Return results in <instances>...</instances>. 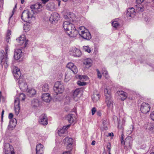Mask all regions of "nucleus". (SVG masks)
I'll return each instance as SVG.
<instances>
[{
  "label": "nucleus",
  "instance_id": "2f4dec72",
  "mask_svg": "<svg viewBox=\"0 0 154 154\" xmlns=\"http://www.w3.org/2000/svg\"><path fill=\"white\" fill-rule=\"evenodd\" d=\"M27 92V94L29 97H32L36 94V91L35 89L31 88L29 89H28L26 91Z\"/></svg>",
  "mask_w": 154,
  "mask_h": 154
},
{
  "label": "nucleus",
  "instance_id": "f257e3e1",
  "mask_svg": "<svg viewBox=\"0 0 154 154\" xmlns=\"http://www.w3.org/2000/svg\"><path fill=\"white\" fill-rule=\"evenodd\" d=\"M43 7L42 3H37L30 6V9L24 11L22 14L21 19L23 20L26 22H29L32 20H35L34 16V12L41 11Z\"/></svg>",
  "mask_w": 154,
  "mask_h": 154
},
{
  "label": "nucleus",
  "instance_id": "e2e57ef3",
  "mask_svg": "<svg viewBox=\"0 0 154 154\" xmlns=\"http://www.w3.org/2000/svg\"><path fill=\"white\" fill-rule=\"evenodd\" d=\"M24 0H21V3L23 4L24 3Z\"/></svg>",
  "mask_w": 154,
  "mask_h": 154
},
{
  "label": "nucleus",
  "instance_id": "0e129e2a",
  "mask_svg": "<svg viewBox=\"0 0 154 154\" xmlns=\"http://www.w3.org/2000/svg\"><path fill=\"white\" fill-rule=\"evenodd\" d=\"M60 2H58V6H60Z\"/></svg>",
  "mask_w": 154,
  "mask_h": 154
},
{
  "label": "nucleus",
  "instance_id": "39448f33",
  "mask_svg": "<svg viewBox=\"0 0 154 154\" xmlns=\"http://www.w3.org/2000/svg\"><path fill=\"white\" fill-rule=\"evenodd\" d=\"M104 91L106 96V103L108 109L112 110L113 107V102L111 97V90L110 89L106 88Z\"/></svg>",
  "mask_w": 154,
  "mask_h": 154
},
{
  "label": "nucleus",
  "instance_id": "8fccbe9b",
  "mask_svg": "<svg viewBox=\"0 0 154 154\" xmlns=\"http://www.w3.org/2000/svg\"><path fill=\"white\" fill-rule=\"evenodd\" d=\"M144 0H136V3L137 4H141L144 1Z\"/></svg>",
  "mask_w": 154,
  "mask_h": 154
},
{
  "label": "nucleus",
  "instance_id": "69168bd1",
  "mask_svg": "<svg viewBox=\"0 0 154 154\" xmlns=\"http://www.w3.org/2000/svg\"><path fill=\"white\" fill-rule=\"evenodd\" d=\"M2 6H0V10H2Z\"/></svg>",
  "mask_w": 154,
  "mask_h": 154
},
{
  "label": "nucleus",
  "instance_id": "2eb2a0df",
  "mask_svg": "<svg viewBox=\"0 0 154 154\" xmlns=\"http://www.w3.org/2000/svg\"><path fill=\"white\" fill-rule=\"evenodd\" d=\"M59 18V14L57 12L53 13L51 15L49 20L52 23L55 24Z\"/></svg>",
  "mask_w": 154,
  "mask_h": 154
},
{
  "label": "nucleus",
  "instance_id": "4be33fe9",
  "mask_svg": "<svg viewBox=\"0 0 154 154\" xmlns=\"http://www.w3.org/2000/svg\"><path fill=\"white\" fill-rule=\"evenodd\" d=\"M70 125H69L67 126H64L63 127L62 129L59 131L58 134L60 136H63V134L66 133L67 129L69 128Z\"/></svg>",
  "mask_w": 154,
  "mask_h": 154
},
{
  "label": "nucleus",
  "instance_id": "37998d69",
  "mask_svg": "<svg viewBox=\"0 0 154 154\" xmlns=\"http://www.w3.org/2000/svg\"><path fill=\"white\" fill-rule=\"evenodd\" d=\"M103 75L105 77L106 79H108L109 78V76L108 75V73L107 71L106 70H104L103 72Z\"/></svg>",
  "mask_w": 154,
  "mask_h": 154
},
{
  "label": "nucleus",
  "instance_id": "4c0bfd02",
  "mask_svg": "<svg viewBox=\"0 0 154 154\" xmlns=\"http://www.w3.org/2000/svg\"><path fill=\"white\" fill-rule=\"evenodd\" d=\"M76 77L77 78L79 79H88V77L86 75H77Z\"/></svg>",
  "mask_w": 154,
  "mask_h": 154
},
{
  "label": "nucleus",
  "instance_id": "473e14b6",
  "mask_svg": "<svg viewBox=\"0 0 154 154\" xmlns=\"http://www.w3.org/2000/svg\"><path fill=\"white\" fill-rule=\"evenodd\" d=\"M71 77L70 71H67L65 73V80L67 81L70 79Z\"/></svg>",
  "mask_w": 154,
  "mask_h": 154
},
{
  "label": "nucleus",
  "instance_id": "49530a36",
  "mask_svg": "<svg viewBox=\"0 0 154 154\" xmlns=\"http://www.w3.org/2000/svg\"><path fill=\"white\" fill-rule=\"evenodd\" d=\"M150 117L151 119L154 121V111L151 112Z\"/></svg>",
  "mask_w": 154,
  "mask_h": 154
},
{
  "label": "nucleus",
  "instance_id": "4d7b16f0",
  "mask_svg": "<svg viewBox=\"0 0 154 154\" xmlns=\"http://www.w3.org/2000/svg\"><path fill=\"white\" fill-rule=\"evenodd\" d=\"M108 136H110V137H113V134L112 132L109 133L108 134Z\"/></svg>",
  "mask_w": 154,
  "mask_h": 154
},
{
  "label": "nucleus",
  "instance_id": "c03bdc74",
  "mask_svg": "<svg viewBox=\"0 0 154 154\" xmlns=\"http://www.w3.org/2000/svg\"><path fill=\"white\" fill-rule=\"evenodd\" d=\"M107 148L108 149V152H110L111 150V145L110 143H107Z\"/></svg>",
  "mask_w": 154,
  "mask_h": 154
},
{
  "label": "nucleus",
  "instance_id": "864d4df0",
  "mask_svg": "<svg viewBox=\"0 0 154 154\" xmlns=\"http://www.w3.org/2000/svg\"><path fill=\"white\" fill-rule=\"evenodd\" d=\"M13 116V115L12 113H10L9 115L8 118L9 119H12Z\"/></svg>",
  "mask_w": 154,
  "mask_h": 154
},
{
  "label": "nucleus",
  "instance_id": "ddd939ff",
  "mask_svg": "<svg viewBox=\"0 0 154 154\" xmlns=\"http://www.w3.org/2000/svg\"><path fill=\"white\" fill-rule=\"evenodd\" d=\"M13 73L14 78L17 79H20L21 76V73L20 69L17 67L15 66L14 67L12 70Z\"/></svg>",
  "mask_w": 154,
  "mask_h": 154
},
{
  "label": "nucleus",
  "instance_id": "c85d7f7f",
  "mask_svg": "<svg viewBox=\"0 0 154 154\" xmlns=\"http://www.w3.org/2000/svg\"><path fill=\"white\" fill-rule=\"evenodd\" d=\"M145 127H146V129L152 132L154 130V124L148 123L145 125Z\"/></svg>",
  "mask_w": 154,
  "mask_h": 154
},
{
  "label": "nucleus",
  "instance_id": "6e6d98bb",
  "mask_svg": "<svg viewBox=\"0 0 154 154\" xmlns=\"http://www.w3.org/2000/svg\"><path fill=\"white\" fill-rule=\"evenodd\" d=\"M4 113V111L3 109L2 111V114H1V118H2V121L3 119V115Z\"/></svg>",
  "mask_w": 154,
  "mask_h": 154
},
{
  "label": "nucleus",
  "instance_id": "680f3d73",
  "mask_svg": "<svg viewBox=\"0 0 154 154\" xmlns=\"http://www.w3.org/2000/svg\"><path fill=\"white\" fill-rule=\"evenodd\" d=\"M73 66H71V68H70L69 69V70L70 71V70H71L72 72H73V71L74 70V69H73Z\"/></svg>",
  "mask_w": 154,
  "mask_h": 154
},
{
  "label": "nucleus",
  "instance_id": "e433bc0d",
  "mask_svg": "<svg viewBox=\"0 0 154 154\" xmlns=\"http://www.w3.org/2000/svg\"><path fill=\"white\" fill-rule=\"evenodd\" d=\"M48 86L47 84L45 83L43 85L42 87V90L43 91H48Z\"/></svg>",
  "mask_w": 154,
  "mask_h": 154
},
{
  "label": "nucleus",
  "instance_id": "9b49d317",
  "mask_svg": "<svg viewBox=\"0 0 154 154\" xmlns=\"http://www.w3.org/2000/svg\"><path fill=\"white\" fill-rule=\"evenodd\" d=\"M70 54L74 57H79L81 55V52L79 49L76 48H72L70 51Z\"/></svg>",
  "mask_w": 154,
  "mask_h": 154
},
{
  "label": "nucleus",
  "instance_id": "052dcab7",
  "mask_svg": "<svg viewBox=\"0 0 154 154\" xmlns=\"http://www.w3.org/2000/svg\"><path fill=\"white\" fill-rule=\"evenodd\" d=\"M95 141L94 140H93L91 143V145H95Z\"/></svg>",
  "mask_w": 154,
  "mask_h": 154
},
{
  "label": "nucleus",
  "instance_id": "9d476101",
  "mask_svg": "<svg viewBox=\"0 0 154 154\" xmlns=\"http://www.w3.org/2000/svg\"><path fill=\"white\" fill-rule=\"evenodd\" d=\"M150 108L149 104L146 103H143L141 105L140 109L142 113H146L149 111Z\"/></svg>",
  "mask_w": 154,
  "mask_h": 154
},
{
  "label": "nucleus",
  "instance_id": "412c9836",
  "mask_svg": "<svg viewBox=\"0 0 154 154\" xmlns=\"http://www.w3.org/2000/svg\"><path fill=\"white\" fill-rule=\"evenodd\" d=\"M116 94L119 96V97L122 100H125L127 97V94L123 91H117Z\"/></svg>",
  "mask_w": 154,
  "mask_h": 154
},
{
  "label": "nucleus",
  "instance_id": "a19ab883",
  "mask_svg": "<svg viewBox=\"0 0 154 154\" xmlns=\"http://www.w3.org/2000/svg\"><path fill=\"white\" fill-rule=\"evenodd\" d=\"M83 48L84 50L86 52L88 53H90L91 51V50L88 47L86 46H83Z\"/></svg>",
  "mask_w": 154,
  "mask_h": 154
},
{
  "label": "nucleus",
  "instance_id": "b1692460",
  "mask_svg": "<svg viewBox=\"0 0 154 154\" xmlns=\"http://www.w3.org/2000/svg\"><path fill=\"white\" fill-rule=\"evenodd\" d=\"M81 89L79 88L76 89L74 91L73 94V98L75 101L78 100V96L81 93Z\"/></svg>",
  "mask_w": 154,
  "mask_h": 154
},
{
  "label": "nucleus",
  "instance_id": "79ce46f5",
  "mask_svg": "<svg viewBox=\"0 0 154 154\" xmlns=\"http://www.w3.org/2000/svg\"><path fill=\"white\" fill-rule=\"evenodd\" d=\"M77 84L79 86H82L85 85H86V83L81 82V81H78L77 82Z\"/></svg>",
  "mask_w": 154,
  "mask_h": 154
},
{
  "label": "nucleus",
  "instance_id": "7c9ffc66",
  "mask_svg": "<svg viewBox=\"0 0 154 154\" xmlns=\"http://www.w3.org/2000/svg\"><path fill=\"white\" fill-rule=\"evenodd\" d=\"M47 9L49 11H53L55 10V5L53 3H48L47 5Z\"/></svg>",
  "mask_w": 154,
  "mask_h": 154
},
{
  "label": "nucleus",
  "instance_id": "bb28decb",
  "mask_svg": "<svg viewBox=\"0 0 154 154\" xmlns=\"http://www.w3.org/2000/svg\"><path fill=\"white\" fill-rule=\"evenodd\" d=\"M135 5L134 8L138 12H142L143 11L144 8L141 4H137Z\"/></svg>",
  "mask_w": 154,
  "mask_h": 154
},
{
  "label": "nucleus",
  "instance_id": "5fc2aeb1",
  "mask_svg": "<svg viewBox=\"0 0 154 154\" xmlns=\"http://www.w3.org/2000/svg\"><path fill=\"white\" fill-rule=\"evenodd\" d=\"M97 115L100 116H101V113L100 111L99 110L97 112Z\"/></svg>",
  "mask_w": 154,
  "mask_h": 154
},
{
  "label": "nucleus",
  "instance_id": "de8ad7c7",
  "mask_svg": "<svg viewBox=\"0 0 154 154\" xmlns=\"http://www.w3.org/2000/svg\"><path fill=\"white\" fill-rule=\"evenodd\" d=\"M96 111V109L95 107H93L91 109L92 114L93 115Z\"/></svg>",
  "mask_w": 154,
  "mask_h": 154
},
{
  "label": "nucleus",
  "instance_id": "393cba45",
  "mask_svg": "<svg viewBox=\"0 0 154 154\" xmlns=\"http://www.w3.org/2000/svg\"><path fill=\"white\" fill-rule=\"evenodd\" d=\"M66 119L70 123L74 122L76 120L75 116L72 114H69L67 115Z\"/></svg>",
  "mask_w": 154,
  "mask_h": 154
},
{
  "label": "nucleus",
  "instance_id": "1a4fd4ad",
  "mask_svg": "<svg viewBox=\"0 0 154 154\" xmlns=\"http://www.w3.org/2000/svg\"><path fill=\"white\" fill-rule=\"evenodd\" d=\"M19 86L20 89L23 91H27L28 90V86L26 82L23 79H20L18 81Z\"/></svg>",
  "mask_w": 154,
  "mask_h": 154
},
{
  "label": "nucleus",
  "instance_id": "f704fd0d",
  "mask_svg": "<svg viewBox=\"0 0 154 154\" xmlns=\"http://www.w3.org/2000/svg\"><path fill=\"white\" fill-rule=\"evenodd\" d=\"M100 96L98 94H94L92 97L93 101L94 102H96L99 100Z\"/></svg>",
  "mask_w": 154,
  "mask_h": 154
},
{
  "label": "nucleus",
  "instance_id": "3c124183",
  "mask_svg": "<svg viewBox=\"0 0 154 154\" xmlns=\"http://www.w3.org/2000/svg\"><path fill=\"white\" fill-rule=\"evenodd\" d=\"M10 37H6V41L8 43H9L10 42Z\"/></svg>",
  "mask_w": 154,
  "mask_h": 154
},
{
  "label": "nucleus",
  "instance_id": "a878e982",
  "mask_svg": "<svg viewBox=\"0 0 154 154\" xmlns=\"http://www.w3.org/2000/svg\"><path fill=\"white\" fill-rule=\"evenodd\" d=\"M12 120L10 121L9 124L8 126V129L9 130H13L16 125V120L15 119H13V121Z\"/></svg>",
  "mask_w": 154,
  "mask_h": 154
},
{
  "label": "nucleus",
  "instance_id": "603ef678",
  "mask_svg": "<svg viewBox=\"0 0 154 154\" xmlns=\"http://www.w3.org/2000/svg\"><path fill=\"white\" fill-rule=\"evenodd\" d=\"M11 35V31L10 30H8L7 34L6 37H10V35Z\"/></svg>",
  "mask_w": 154,
  "mask_h": 154
},
{
  "label": "nucleus",
  "instance_id": "09e8293b",
  "mask_svg": "<svg viewBox=\"0 0 154 154\" xmlns=\"http://www.w3.org/2000/svg\"><path fill=\"white\" fill-rule=\"evenodd\" d=\"M124 135L123 134H122L121 135V143L122 145H123V143H124Z\"/></svg>",
  "mask_w": 154,
  "mask_h": 154
},
{
  "label": "nucleus",
  "instance_id": "58836bf2",
  "mask_svg": "<svg viewBox=\"0 0 154 154\" xmlns=\"http://www.w3.org/2000/svg\"><path fill=\"white\" fill-rule=\"evenodd\" d=\"M30 29V26L29 25H28V24L26 25H24L23 27L24 30L25 32H27Z\"/></svg>",
  "mask_w": 154,
  "mask_h": 154
},
{
  "label": "nucleus",
  "instance_id": "7ed1b4c3",
  "mask_svg": "<svg viewBox=\"0 0 154 154\" xmlns=\"http://www.w3.org/2000/svg\"><path fill=\"white\" fill-rule=\"evenodd\" d=\"M8 50V48L7 47L5 48V53L3 51L0 52L1 64L2 67H4L5 68L8 67L9 64L8 59L7 58V53Z\"/></svg>",
  "mask_w": 154,
  "mask_h": 154
},
{
  "label": "nucleus",
  "instance_id": "a18cd8bd",
  "mask_svg": "<svg viewBox=\"0 0 154 154\" xmlns=\"http://www.w3.org/2000/svg\"><path fill=\"white\" fill-rule=\"evenodd\" d=\"M96 71L97 73L98 77L99 79H100L102 77L101 73L100 72L98 69H97Z\"/></svg>",
  "mask_w": 154,
  "mask_h": 154
},
{
  "label": "nucleus",
  "instance_id": "f03ea898",
  "mask_svg": "<svg viewBox=\"0 0 154 154\" xmlns=\"http://www.w3.org/2000/svg\"><path fill=\"white\" fill-rule=\"evenodd\" d=\"M63 27L68 35L71 37H75L78 31L74 26L68 21H65L63 24Z\"/></svg>",
  "mask_w": 154,
  "mask_h": 154
},
{
  "label": "nucleus",
  "instance_id": "5701e85b",
  "mask_svg": "<svg viewBox=\"0 0 154 154\" xmlns=\"http://www.w3.org/2000/svg\"><path fill=\"white\" fill-rule=\"evenodd\" d=\"M42 98L43 101L47 103L50 102L51 99L49 94L48 93L42 94Z\"/></svg>",
  "mask_w": 154,
  "mask_h": 154
},
{
  "label": "nucleus",
  "instance_id": "bf43d9fd",
  "mask_svg": "<svg viewBox=\"0 0 154 154\" xmlns=\"http://www.w3.org/2000/svg\"><path fill=\"white\" fill-rule=\"evenodd\" d=\"M63 154H70V152L69 151L64 152Z\"/></svg>",
  "mask_w": 154,
  "mask_h": 154
},
{
  "label": "nucleus",
  "instance_id": "a211bd4d",
  "mask_svg": "<svg viewBox=\"0 0 154 154\" xmlns=\"http://www.w3.org/2000/svg\"><path fill=\"white\" fill-rule=\"evenodd\" d=\"M136 14L134 8H128L127 10V15L128 17H133Z\"/></svg>",
  "mask_w": 154,
  "mask_h": 154
},
{
  "label": "nucleus",
  "instance_id": "cd10ccee",
  "mask_svg": "<svg viewBox=\"0 0 154 154\" xmlns=\"http://www.w3.org/2000/svg\"><path fill=\"white\" fill-rule=\"evenodd\" d=\"M71 66H73L74 70L73 71V72L74 74H76L78 72V69L76 66L74 64L71 62L68 63L66 67L69 69L71 68Z\"/></svg>",
  "mask_w": 154,
  "mask_h": 154
},
{
  "label": "nucleus",
  "instance_id": "13d9d810",
  "mask_svg": "<svg viewBox=\"0 0 154 154\" xmlns=\"http://www.w3.org/2000/svg\"><path fill=\"white\" fill-rule=\"evenodd\" d=\"M49 0H42L43 3L45 4Z\"/></svg>",
  "mask_w": 154,
  "mask_h": 154
},
{
  "label": "nucleus",
  "instance_id": "aec40b11",
  "mask_svg": "<svg viewBox=\"0 0 154 154\" xmlns=\"http://www.w3.org/2000/svg\"><path fill=\"white\" fill-rule=\"evenodd\" d=\"M22 56V52L20 49L15 50L14 52V57L15 59L18 60Z\"/></svg>",
  "mask_w": 154,
  "mask_h": 154
},
{
  "label": "nucleus",
  "instance_id": "423d86ee",
  "mask_svg": "<svg viewBox=\"0 0 154 154\" xmlns=\"http://www.w3.org/2000/svg\"><path fill=\"white\" fill-rule=\"evenodd\" d=\"M25 99V95L23 93L20 94L19 97L15 98L14 99V110L17 115L19 114V112L20 109V100H24Z\"/></svg>",
  "mask_w": 154,
  "mask_h": 154
},
{
  "label": "nucleus",
  "instance_id": "dca6fc26",
  "mask_svg": "<svg viewBox=\"0 0 154 154\" xmlns=\"http://www.w3.org/2000/svg\"><path fill=\"white\" fill-rule=\"evenodd\" d=\"M132 143V141L131 137L126 138L125 142L123 143V145H125V149L127 150L131 149Z\"/></svg>",
  "mask_w": 154,
  "mask_h": 154
},
{
  "label": "nucleus",
  "instance_id": "338daca9",
  "mask_svg": "<svg viewBox=\"0 0 154 154\" xmlns=\"http://www.w3.org/2000/svg\"><path fill=\"white\" fill-rule=\"evenodd\" d=\"M85 154H86V152H87V151H86V150H85Z\"/></svg>",
  "mask_w": 154,
  "mask_h": 154
},
{
  "label": "nucleus",
  "instance_id": "c756f323",
  "mask_svg": "<svg viewBox=\"0 0 154 154\" xmlns=\"http://www.w3.org/2000/svg\"><path fill=\"white\" fill-rule=\"evenodd\" d=\"M83 63L86 66V67H89L92 66V61L90 59H87L84 60Z\"/></svg>",
  "mask_w": 154,
  "mask_h": 154
},
{
  "label": "nucleus",
  "instance_id": "4468645a",
  "mask_svg": "<svg viewBox=\"0 0 154 154\" xmlns=\"http://www.w3.org/2000/svg\"><path fill=\"white\" fill-rule=\"evenodd\" d=\"M63 142L64 144L67 145V148L69 149L70 150H71L72 149V145L73 144V139L69 137H66L63 140Z\"/></svg>",
  "mask_w": 154,
  "mask_h": 154
},
{
  "label": "nucleus",
  "instance_id": "774afa93",
  "mask_svg": "<svg viewBox=\"0 0 154 154\" xmlns=\"http://www.w3.org/2000/svg\"><path fill=\"white\" fill-rule=\"evenodd\" d=\"M150 154H154V152H152Z\"/></svg>",
  "mask_w": 154,
  "mask_h": 154
},
{
  "label": "nucleus",
  "instance_id": "6ab92c4d",
  "mask_svg": "<svg viewBox=\"0 0 154 154\" xmlns=\"http://www.w3.org/2000/svg\"><path fill=\"white\" fill-rule=\"evenodd\" d=\"M44 150V146L42 144L39 143L36 145V150L37 154H43Z\"/></svg>",
  "mask_w": 154,
  "mask_h": 154
},
{
  "label": "nucleus",
  "instance_id": "f8f14e48",
  "mask_svg": "<svg viewBox=\"0 0 154 154\" xmlns=\"http://www.w3.org/2000/svg\"><path fill=\"white\" fill-rule=\"evenodd\" d=\"M16 40L19 43V45H22L23 47H26L27 42L26 40L25 36L24 35H22L19 38H17Z\"/></svg>",
  "mask_w": 154,
  "mask_h": 154
},
{
  "label": "nucleus",
  "instance_id": "f3484780",
  "mask_svg": "<svg viewBox=\"0 0 154 154\" xmlns=\"http://www.w3.org/2000/svg\"><path fill=\"white\" fill-rule=\"evenodd\" d=\"M39 122L41 125H46L48 123L47 116L45 114L42 115L39 117Z\"/></svg>",
  "mask_w": 154,
  "mask_h": 154
},
{
  "label": "nucleus",
  "instance_id": "6e6552de",
  "mask_svg": "<svg viewBox=\"0 0 154 154\" xmlns=\"http://www.w3.org/2000/svg\"><path fill=\"white\" fill-rule=\"evenodd\" d=\"M5 154H15L13 147L8 143H6L4 147Z\"/></svg>",
  "mask_w": 154,
  "mask_h": 154
},
{
  "label": "nucleus",
  "instance_id": "20e7f679",
  "mask_svg": "<svg viewBox=\"0 0 154 154\" xmlns=\"http://www.w3.org/2000/svg\"><path fill=\"white\" fill-rule=\"evenodd\" d=\"M78 33L82 38L87 40H89L91 38V34L89 31L83 26L80 27L77 31Z\"/></svg>",
  "mask_w": 154,
  "mask_h": 154
},
{
  "label": "nucleus",
  "instance_id": "c9c22d12",
  "mask_svg": "<svg viewBox=\"0 0 154 154\" xmlns=\"http://www.w3.org/2000/svg\"><path fill=\"white\" fill-rule=\"evenodd\" d=\"M15 11V8H14L13 9V11H12V15H11V16H10V17L9 19V21L8 22V24H9V25L11 26H12L14 24V22L13 23L12 22H11V17H12V16L14 14V12Z\"/></svg>",
  "mask_w": 154,
  "mask_h": 154
},
{
  "label": "nucleus",
  "instance_id": "ea45409f",
  "mask_svg": "<svg viewBox=\"0 0 154 154\" xmlns=\"http://www.w3.org/2000/svg\"><path fill=\"white\" fill-rule=\"evenodd\" d=\"M112 25L114 27L116 28L119 26V24L117 21H114L112 23Z\"/></svg>",
  "mask_w": 154,
  "mask_h": 154
},
{
  "label": "nucleus",
  "instance_id": "72a5a7b5",
  "mask_svg": "<svg viewBox=\"0 0 154 154\" xmlns=\"http://www.w3.org/2000/svg\"><path fill=\"white\" fill-rule=\"evenodd\" d=\"M39 101L37 99H34L31 101L32 106L34 107L38 106L39 105Z\"/></svg>",
  "mask_w": 154,
  "mask_h": 154
},
{
  "label": "nucleus",
  "instance_id": "0eeeda50",
  "mask_svg": "<svg viewBox=\"0 0 154 154\" xmlns=\"http://www.w3.org/2000/svg\"><path fill=\"white\" fill-rule=\"evenodd\" d=\"M64 89L63 85L60 82H57L55 83L54 87V90L56 93V95L58 94L62 93Z\"/></svg>",
  "mask_w": 154,
  "mask_h": 154
}]
</instances>
